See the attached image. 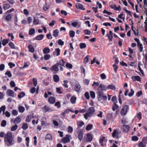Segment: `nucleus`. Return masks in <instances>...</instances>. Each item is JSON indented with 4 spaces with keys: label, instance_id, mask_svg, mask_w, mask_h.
<instances>
[{
    "label": "nucleus",
    "instance_id": "nucleus-1",
    "mask_svg": "<svg viewBox=\"0 0 147 147\" xmlns=\"http://www.w3.org/2000/svg\"><path fill=\"white\" fill-rule=\"evenodd\" d=\"M4 142L5 145L8 146H12L14 144L15 141L11 132H8L5 134L4 138Z\"/></svg>",
    "mask_w": 147,
    "mask_h": 147
},
{
    "label": "nucleus",
    "instance_id": "nucleus-2",
    "mask_svg": "<svg viewBox=\"0 0 147 147\" xmlns=\"http://www.w3.org/2000/svg\"><path fill=\"white\" fill-rule=\"evenodd\" d=\"M95 111V109L93 107H90L87 111L86 113L84 115L85 119L87 120L88 118L91 117L92 115Z\"/></svg>",
    "mask_w": 147,
    "mask_h": 147
},
{
    "label": "nucleus",
    "instance_id": "nucleus-3",
    "mask_svg": "<svg viewBox=\"0 0 147 147\" xmlns=\"http://www.w3.org/2000/svg\"><path fill=\"white\" fill-rule=\"evenodd\" d=\"M129 108V106L126 105L123 107L121 111V114L122 116H124L126 114L127 109Z\"/></svg>",
    "mask_w": 147,
    "mask_h": 147
},
{
    "label": "nucleus",
    "instance_id": "nucleus-4",
    "mask_svg": "<svg viewBox=\"0 0 147 147\" xmlns=\"http://www.w3.org/2000/svg\"><path fill=\"white\" fill-rule=\"evenodd\" d=\"M75 84V85L74 87V90L78 93H79L80 91L81 86L77 81Z\"/></svg>",
    "mask_w": 147,
    "mask_h": 147
},
{
    "label": "nucleus",
    "instance_id": "nucleus-5",
    "mask_svg": "<svg viewBox=\"0 0 147 147\" xmlns=\"http://www.w3.org/2000/svg\"><path fill=\"white\" fill-rule=\"evenodd\" d=\"M97 98L99 101L101 100L102 99V97L103 95L102 91L99 90L97 92Z\"/></svg>",
    "mask_w": 147,
    "mask_h": 147
},
{
    "label": "nucleus",
    "instance_id": "nucleus-6",
    "mask_svg": "<svg viewBox=\"0 0 147 147\" xmlns=\"http://www.w3.org/2000/svg\"><path fill=\"white\" fill-rule=\"evenodd\" d=\"M71 136L69 134L67 135L66 136L63 138L62 139V141L64 143H66L69 142L70 138Z\"/></svg>",
    "mask_w": 147,
    "mask_h": 147
},
{
    "label": "nucleus",
    "instance_id": "nucleus-7",
    "mask_svg": "<svg viewBox=\"0 0 147 147\" xmlns=\"http://www.w3.org/2000/svg\"><path fill=\"white\" fill-rule=\"evenodd\" d=\"M58 67V64L56 63L51 68V71H55V72H53L54 74L56 73L59 70Z\"/></svg>",
    "mask_w": 147,
    "mask_h": 147
},
{
    "label": "nucleus",
    "instance_id": "nucleus-8",
    "mask_svg": "<svg viewBox=\"0 0 147 147\" xmlns=\"http://www.w3.org/2000/svg\"><path fill=\"white\" fill-rule=\"evenodd\" d=\"M42 110L44 113H46L47 112H50L52 111L50 107L47 105H45L42 108Z\"/></svg>",
    "mask_w": 147,
    "mask_h": 147
},
{
    "label": "nucleus",
    "instance_id": "nucleus-9",
    "mask_svg": "<svg viewBox=\"0 0 147 147\" xmlns=\"http://www.w3.org/2000/svg\"><path fill=\"white\" fill-rule=\"evenodd\" d=\"M11 122H13L15 124H18L21 121V118L20 116H17L13 120L11 119Z\"/></svg>",
    "mask_w": 147,
    "mask_h": 147
},
{
    "label": "nucleus",
    "instance_id": "nucleus-10",
    "mask_svg": "<svg viewBox=\"0 0 147 147\" xmlns=\"http://www.w3.org/2000/svg\"><path fill=\"white\" fill-rule=\"evenodd\" d=\"M119 129H115L114 130L112 134V135L113 137L116 138H118V134H119Z\"/></svg>",
    "mask_w": 147,
    "mask_h": 147
},
{
    "label": "nucleus",
    "instance_id": "nucleus-11",
    "mask_svg": "<svg viewBox=\"0 0 147 147\" xmlns=\"http://www.w3.org/2000/svg\"><path fill=\"white\" fill-rule=\"evenodd\" d=\"M131 78L134 82L136 81H140L141 80L139 76H132L131 77Z\"/></svg>",
    "mask_w": 147,
    "mask_h": 147
},
{
    "label": "nucleus",
    "instance_id": "nucleus-12",
    "mask_svg": "<svg viewBox=\"0 0 147 147\" xmlns=\"http://www.w3.org/2000/svg\"><path fill=\"white\" fill-rule=\"evenodd\" d=\"M14 92L10 90H8L6 92L7 95L9 96L14 97Z\"/></svg>",
    "mask_w": 147,
    "mask_h": 147
},
{
    "label": "nucleus",
    "instance_id": "nucleus-13",
    "mask_svg": "<svg viewBox=\"0 0 147 147\" xmlns=\"http://www.w3.org/2000/svg\"><path fill=\"white\" fill-rule=\"evenodd\" d=\"M107 89V87L103 84H100L99 86L98 90L102 91L105 90Z\"/></svg>",
    "mask_w": 147,
    "mask_h": 147
},
{
    "label": "nucleus",
    "instance_id": "nucleus-14",
    "mask_svg": "<svg viewBox=\"0 0 147 147\" xmlns=\"http://www.w3.org/2000/svg\"><path fill=\"white\" fill-rule=\"evenodd\" d=\"M60 50L59 48H56L55 49V51L53 52V55H54L58 56L60 54Z\"/></svg>",
    "mask_w": 147,
    "mask_h": 147
},
{
    "label": "nucleus",
    "instance_id": "nucleus-15",
    "mask_svg": "<svg viewBox=\"0 0 147 147\" xmlns=\"http://www.w3.org/2000/svg\"><path fill=\"white\" fill-rule=\"evenodd\" d=\"M71 25L74 27H77V28H79L80 27V24L78 22L75 21L71 23Z\"/></svg>",
    "mask_w": 147,
    "mask_h": 147
},
{
    "label": "nucleus",
    "instance_id": "nucleus-16",
    "mask_svg": "<svg viewBox=\"0 0 147 147\" xmlns=\"http://www.w3.org/2000/svg\"><path fill=\"white\" fill-rule=\"evenodd\" d=\"M48 101L50 103L53 104L55 102V98L53 97H50L48 99Z\"/></svg>",
    "mask_w": 147,
    "mask_h": 147
},
{
    "label": "nucleus",
    "instance_id": "nucleus-17",
    "mask_svg": "<svg viewBox=\"0 0 147 147\" xmlns=\"http://www.w3.org/2000/svg\"><path fill=\"white\" fill-rule=\"evenodd\" d=\"M111 8L115 10H117L119 11H121V9L120 5H119V6L117 7H116V5H111Z\"/></svg>",
    "mask_w": 147,
    "mask_h": 147
},
{
    "label": "nucleus",
    "instance_id": "nucleus-18",
    "mask_svg": "<svg viewBox=\"0 0 147 147\" xmlns=\"http://www.w3.org/2000/svg\"><path fill=\"white\" fill-rule=\"evenodd\" d=\"M123 131L125 132H127L129 130V127L127 125H123L122 127Z\"/></svg>",
    "mask_w": 147,
    "mask_h": 147
},
{
    "label": "nucleus",
    "instance_id": "nucleus-19",
    "mask_svg": "<svg viewBox=\"0 0 147 147\" xmlns=\"http://www.w3.org/2000/svg\"><path fill=\"white\" fill-rule=\"evenodd\" d=\"M39 21L37 18L34 17L33 22V24L34 25H38L39 24Z\"/></svg>",
    "mask_w": 147,
    "mask_h": 147
},
{
    "label": "nucleus",
    "instance_id": "nucleus-20",
    "mask_svg": "<svg viewBox=\"0 0 147 147\" xmlns=\"http://www.w3.org/2000/svg\"><path fill=\"white\" fill-rule=\"evenodd\" d=\"M105 137L104 136H102L100 138L99 142L100 144V146H103V145L102 143L105 141Z\"/></svg>",
    "mask_w": 147,
    "mask_h": 147
},
{
    "label": "nucleus",
    "instance_id": "nucleus-21",
    "mask_svg": "<svg viewBox=\"0 0 147 147\" xmlns=\"http://www.w3.org/2000/svg\"><path fill=\"white\" fill-rule=\"evenodd\" d=\"M34 118V117L32 116L31 115H28L26 118V122H29L30 121L32 118Z\"/></svg>",
    "mask_w": 147,
    "mask_h": 147
},
{
    "label": "nucleus",
    "instance_id": "nucleus-22",
    "mask_svg": "<svg viewBox=\"0 0 147 147\" xmlns=\"http://www.w3.org/2000/svg\"><path fill=\"white\" fill-rule=\"evenodd\" d=\"M65 61L63 59H62L60 60L56 64H58V65L59 66V65H60L61 66H63L64 67H65V66H64V65L65 64Z\"/></svg>",
    "mask_w": 147,
    "mask_h": 147
},
{
    "label": "nucleus",
    "instance_id": "nucleus-23",
    "mask_svg": "<svg viewBox=\"0 0 147 147\" xmlns=\"http://www.w3.org/2000/svg\"><path fill=\"white\" fill-rule=\"evenodd\" d=\"M54 81L56 82H58L59 80V76L57 75H54L53 76Z\"/></svg>",
    "mask_w": 147,
    "mask_h": 147
},
{
    "label": "nucleus",
    "instance_id": "nucleus-24",
    "mask_svg": "<svg viewBox=\"0 0 147 147\" xmlns=\"http://www.w3.org/2000/svg\"><path fill=\"white\" fill-rule=\"evenodd\" d=\"M44 37V35L43 34H40L37 36L35 39L37 40H42Z\"/></svg>",
    "mask_w": 147,
    "mask_h": 147
},
{
    "label": "nucleus",
    "instance_id": "nucleus-25",
    "mask_svg": "<svg viewBox=\"0 0 147 147\" xmlns=\"http://www.w3.org/2000/svg\"><path fill=\"white\" fill-rule=\"evenodd\" d=\"M28 47L30 52L31 53H33L34 52V48L32 45H29L28 46Z\"/></svg>",
    "mask_w": 147,
    "mask_h": 147
},
{
    "label": "nucleus",
    "instance_id": "nucleus-26",
    "mask_svg": "<svg viewBox=\"0 0 147 147\" xmlns=\"http://www.w3.org/2000/svg\"><path fill=\"white\" fill-rule=\"evenodd\" d=\"M76 100V98L75 96H73L70 98V102L72 104H74L75 103Z\"/></svg>",
    "mask_w": 147,
    "mask_h": 147
},
{
    "label": "nucleus",
    "instance_id": "nucleus-27",
    "mask_svg": "<svg viewBox=\"0 0 147 147\" xmlns=\"http://www.w3.org/2000/svg\"><path fill=\"white\" fill-rule=\"evenodd\" d=\"M138 48L139 49L140 52H142L143 51V47L142 43H140L139 44H137Z\"/></svg>",
    "mask_w": 147,
    "mask_h": 147
},
{
    "label": "nucleus",
    "instance_id": "nucleus-28",
    "mask_svg": "<svg viewBox=\"0 0 147 147\" xmlns=\"http://www.w3.org/2000/svg\"><path fill=\"white\" fill-rule=\"evenodd\" d=\"M92 139V137L91 134H87V141L88 142L91 141Z\"/></svg>",
    "mask_w": 147,
    "mask_h": 147
},
{
    "label": "nucleus",
    "instance_id": "nucleus-29",
    "mask_svg": "<svg viewBox=\"0 0 147 147\" xmlns=\"http://www.w3.org/2000/svg\"><path fill=\"white\" fill-rule=\"evenodd\" d=\"M59 33V30L57 29H55L53 32V35L55 37H57L58 36Z\"/></svg>",
    "mask_w": 147,
    "mask_h": 147
},
{
    "label": "nucleus",
    "instance_id": "nucleus-30",
    "mask_svg": "<svg viewBox=\"0 0 147 147\" xmlns=\"http://www.w3.org/2000/svg\"><path fill=\"white\" fill-rule=\"evenodd\" d=\"M3 7L4 9L6 10L10 8V6L8 4H5L3 5Z\"/></svg>",
    "mask_w": 147,
    "mask_h": 147
},
{
    "label": "nucleus",
    "instance_id": "nucleus-31",
    "mask_svg": "<svg viewBox=\"0 0 147 147\" xmlns=\"http://www.w3.org/2000/svg\"><path fill=\"white\" fill-rule=\"evenodd\" d=\"M83 132L82 131H80L79 133L78 138L80 140H81L83 138Z\"/></svg>",
    "mask_w": 147,
    "mask_h": 147
},
{
    "label": "nucleus",
    "instance_id": "nucleus-32",
    "mask_svg": "<svg viewBox=\"0 0 147 147\" xmlns=\"http://www.w3.org/2000/svg\"><path fill=\"white\" fill-rule=\"evenodd\" d=\"M50 50L48 48H45L43 50V52L44 54L48 53L50 52Z\"/></svg>",
    "mask_w": 147,
    "mask_h": 147
},
{
    "label": "nucleus",
    "instance_id": "nucleus-33",
    "mask_svg": "<svg viewBox=\"0 0 147 147\" xmlns=\"http://www.w3.org/2000/svg\"><path fill=\"white\" fill-rule=\"evenodd\" d=\"M25 108L22 106H19L18 107V111L20 113H23L25 111Z\"/></svg>",
    "mask_w": 147,
    "mask_h": 147
},
{
    "label": "nucleus",
    "instance_id": "nucleus-34",
    "mask_svg": "<svg viewBox=\"0 0 147 147\" xmlns=\"http://www.w3.org/2000/svg\"><path fill=\"white\" fill-rule=\"evenodd\" d=\"M114 142V143L113 144V146L111 147H118V146L116 144H117L118 143V142L116 141H114L113 140H111V143H113Z\"/></svg>",
    "mask_w": 147,
    "mask_h": 147
},
{
    "label": "nucleus",
    "instance_id": "nucleus-35",
    "mask_svg": "<svg viewBox=\"0 0 147 147\" xmlns=\"http://www.w3.org/2000/svg\"><path fill=\"white\" fill-rule=\"evenodd\" d=\"M25 95V94L24 92H20L19 94L18 95V98H21L23 97Z\"/></svg>",
    "mask_w": 147,
    "mask_h": 147
},
{
    "label": "nucleus",
    "instance_id": "nucleus-36",
    "mask_svg": "<svg viewBox=\"0 0 147 147\" xmlns=\"http://www.w3.org/2000/svg\"><path fill=\"white\" fill-rule=\"evenodd\" d=\"M118 108V105L116 104V103H114L112 106V110L114 111Z\"/></svg>",
    "mask_w": 147,
    "mask_h": 147
},
{
    "label": "nucleus",
    "instance_id": "nucleus-37",
    "mask_svg": "<svg viewBox=\"0 0 147 147\" xmlns=\"http://www.w3.org/2000/svg\"><path fill=\"white\" fill-rule=\"evenodd\" d=\"M93 127V125L92 124H88L86 127V129L87 131H89L92 129Z\"/></svg>",
    "mask_w": 147,
    "mask_h": 147
},
{
    "label": "nucleus",
    "instance_id": "nucleus-38",
    "mask_svg": "<svg viewBox=\"0 0 147 147\" xmlns=\"http://www.w3.org/2000/svg\"><path fill=\"white\" fill-rule=\"evenodd\" d=\"M28 125L26 123H24L23 124V125L22 126V128L24 130H26L27 129H28Z\"/></svg>",
    "mask_w": 147,
    "mask_h": 147
},
{
    "label": "nucleus",
    "instance_id": "nucleus-39",
    "mask_svg": "<svg viewBox=\"0 0 147 147\" xmlns=\"http://www.w3.org/2000/svg\"><path fill=\"white\" fill-rule=\"evenodd\" d=\"M75 34V32L73 30H70L69 32V36L73 38L74 37Z\"/></svg>",
    "mask_w": 147,
    "mask_h": 147
},
{
    "label": "nucleus",
    "instance_id": "nucleus-40",
    "mask_svg": "<svg viewBox=\"0 0 147 147\" xmlns=\"http://www.w3.org/2000/svg\"><path fill=\"white\" fill-rule=\"evenodd\" d=\"M12 18V16L11 14L6 15L5 16L6 20L7 21L10 20Z\"/></svg>",
    "mask_w": 147,
    "mask_h": 147
},
{
    "label": "nucleus",
    "instance_id": "nucleus-41",
    "mask_svg": "<svg viewBox=\"0 0 147 147\" xmlns=\"http://www.w3.org/2000/svg\"><path fill=\"white\" fill-rule=\"evenodd\" d=\"M146 144H145L143 143L142 142H140L138 145V147H146Z\"/></svg>",
    "mask_w": 147,
    "mask_h": 147
},
{
    "label": "nucleus",
    "instance_id": "nucleus-42",
    "mask_svg": "<svg viewBox=\"0 0 147 147\" xmlns=\"http://www.w3.org/2000/svg\"><path fill=\"white\" fill-rule=\"evenodd\" d=\"M35 32V30L34 28H31L30 29L29 32V35H32Z\"/></svg>",
    "mask_w": 147,
    "mask_h": 147
},
{
    "label": "nucleus",
    "instance_id": "nucleus-43",
    "mask_svg": "<svg viewBox=\"0 0 147 147\" xmlns=\"http://www.w3.org/2000/svg\"><path fill=\"white\" fill-rule=\"evenodd\" d=\"M76 8L77 9H82L83 7V5L80 3H78L76 5Z\"/></svg>",
    "mask_w": 147,
    "mask_h": 147
},
{
    "label": "nucleus",
    "instance_id": "nucleus-44",
    "mask_svg": "<svg viewBox=\"0 0 147 147\" xmlns=\"http://www.w3.org/2000/svg\"><path fill=\"white\" fill-rule=\"evenodd\" d=\"M11 114L14 116H16L18 114V111L16 109L13 110L11 111Z\"/></svg>",
    "mask_w": 147,
    "mask_h": 147
},
{
    "label": "nucleus",
    "instance_id": "nucleus-45",
    "mask_svg": "<svg viewBox=\"0 0 147 147\" xmlns=\"http://www.w3.org/2000/svg\"><path fill=\"white\" fill-rule=\"evenodd\" d=\"M49 7V6L48 4L46 3L43 6V9L45 11H46L47 10Z\"/></svg>",
    "mask_w": 147,
    "mask_h": 147
},
{
    "label": "nucleus",
    "instance_id": "nucleus-46",
    "mask_svg": "<svg viewBox=\"0 0 147 147\" xmlns=\"http://www.w3.org/2000/svg\"><path fill=\"white\" fill-rule=\"evenodd\" d=\"M6 107L5 105L2 106L1 108H0V113L1 112V111H3V113H4V111L5 110Z\"/></svg>",
    "mask_w": 147,
    "mask_h": 147
},
{
    "label": "nucleus",
    "instance_id": "nucleus-47",
    "mask_svg": "<svg viewBox=\"0 0 147 147\" xmlns=\"http://www.w3.org/2000/svg\"><path fill=\"white\" fill-rule=\"evenodd\" d=\"M8 42V40L6 39H4L2 41V44L4 46H5Z\"/></svg>",
    "mask_w": 147,
    "mask_h": 147
},
{
    "label": "nucleus",
    "instance_id": "nucleus-48",
    "mask_svg": "<svg viewBox=\"0 0 147 147\" xmlns=\"http://www.w3.org/2000/svg\"><path fill=\"white\" fill-rule=\"evenodd\" d=\"M80 47L81 49H84L86 47V45L85 43H81L80 45Z\"/></svg>",
    "mask_w": 147,
    "mask_h": 147
},
{
    "label": "nucleus",
    "instance_id": "nucleus-49",
    "mask_svg": "<svg viewBox=\"0 0 147 147\" xmlns=\"http://www.w3.org/2000/svg\"><path fill=\"white\" fill-rule=\"evenodd\" d=\"M9 45L12 49H15V45L12 42H10L9 43ZM16 49L15 48V49Z\"/></svg>",
    "mask_w": 147,
    "mask_h": 147
},
{
    "label": "nucleus",
    "instance_id": "nucleus-50",
    "mask_svg": "<svg viewBox=\"0 0 147 147\" xmlns=\"http://www.w3.org/2000/svg\"><path fill=\"white\" fill-rule=\"evenodd\" d=\"M51 57V55L49 54H46L44 56V58L46 60L49 59Z\"/></svg>",
    "mask_w": 147,
    "mask_h": 147
},
{
    "label": "nucleus",
    "instance_id": "nucleus-51",
    "mask_svg": "<svg viewBox=\"0 0 147 147\" xmlns=\"http://www.w3.org/2000/svg\"><path fill=\"white\" fill-rule=\"evenodd\" d=\"M18 127V125L16 124L14 125L13 126L11 129V130L12 131H13L16 130Z\"/></svg>",
    "mask_w": 147,
    "mask_h": 147
},
{
    "label": "nucleus",
    "instance_id": "nucleus-52",
    "mask_svg": "<svg viewBox=\"0 0 147 147\" xmlns=\"http://www.w3.org/2000/svg\"><path fill=\"white\" fill-rule=\"evenodd\" d=\"M5 74L6 75H7L8 76L9 78H11L12 76V75L10 71H7L5 73Z\"/></svg>",
    "mask_w": 147,
    "mask_h": 147
},
{
    "label": "nucleus",
    "instance_id": "nucleus-53",
    "mask_svg": "<svg viewBox=\"0 0 147 147\" xmlns=\"http://www.w3.org/2000/svg\"><path fill=\"white\" fill-rule=\"evenodd\" d=\"M52 138V136L50 134H47L45 137V139L46 140H51Z\"/></svg>",
    "mask_w": 147,
    "mask_h": 147
},
{
    "label": "nucleus",
    "instance_id": "nucleus-54",
    "mask_svg": "<svg viewBox=\"0 0 147 147\" xmlns=\"http://www.w3.org/2000/svg\"><path fill=\"white\" fill-rule=\"evenodd\" d=\"M6 121L5 120H3L1 123V126L3 127H4L6 125Z\"/></svg>",
    "mask_w": 147,
    "mask_h": 147
},
{
    "label": "nucleus",
    "instance_id": "nucleus-55",
    "mask_svg": "<svg viewBox=\"0 0 147 147\" xmlns=\"http://www.w3.org/2000/svg\"><path fill=\"white\" fill-rule=\"evenodd\" d=\"M90 94L91 97L93 99H94L95 97V93L94 92L92 91H91L90 92Z\"/></svg>",
    "mask_w": 147,
    "mask_h": 147
},
{
    "label": "nucleus",
    "instance_id": "nucleus-56",
    "mask_svg": "<svg viewBox=\"0 0 147 147\" xmlns=\"http://www.w3.org/2000/svg\"><path fill=\"white\" fill-rule=\"evenodd\" d=\"M112 101L114 103H117V102L116 96H113L112 98Z\"/></svg>",
    "mask_w": 147,
    "mask_h": 147
},
{
    "label": "nucleus",
    "instance_id": "nucleus-57",
    "mask_svg": "<svg viewBox=\"0 0 147 147\" xmlns=\"http://www.w3.org/2000/svg\"><path fill=\"white\" fill-rule=\"evenodd\" d=\"M73 131V128L70 126L68 127V132L69 133H71Z\"/></svg>",
    "mask_w": 147,
    "mask_h": 147
},
{
    "label": "nucleus",
    "instance_id": "nucleus-58",
    "mask_svg": "<svg viewBox=\"0 0 147 147\" xmlns=\"http://www.w3.org/2000/svg\"><path fill=\"white\" fill-rule=\"evenodd\" d=\"M65 66L67 68H68L70 69L72 68V65L69 63H67L65 65Z\"/></svg>",
    "mask_w": 147,
    "mask_h": 147
},
{
    "label": "nucleus",
    "instance_id": "nucleus-59",
    "mask_svg": "<svg viewBox=\"0 0 147 147\" xmlns=\"http://www.w3.org/2000/svg\"><path fill=\"white\" fill-rule=\"evenodd\" d=\"M89 56L87 55L84 59V62L85 63H87L88 62Z\"/></svg>",
    "mask_w": 147,
    "mask_h": 147
},
{
    "label": "nucleus",
    "instance_id": "nucleus-60",
    "mask_svg": "<svg viewBox=\"0 0 147 147\" xmlns=\"http://www.w3.org/2000/svg\"><path fill=\"white\" fill-rule=\"evenodd\" d=\"M84 32L86 34L90 35L91 33V32L88 30H84Z\"/></svg>",
    "mask_w": 147,
    "mask_h": 147
},
{
    "label": "nucleus",
    "instance_id": "nucleus-61",
    "mask_svg": "<svg viewBox=\"0 0 147 147\" xmlns=\"http://www.w3.org/2000/svg\"><path fill=\"white\" fill-rule=\"evenodd\" d=\"M142 141L143 142V143L145 144H147V136L144 137L142 139Z\"/></svg>",
    "mask_w": 147,
    "mask_h": 147
},
{
    "label": "nucleus",
    "instance_id": "nucleus-62",
    "mask_svg": "<svg viewBox=\"0 0 147 147\" xmlns=\"http://www.w3.org/2000/svg\"><path fill=\"white\" fill-rule=\"evenodd\" d=\"M33 84L35 86H36L37 84V79L36 78H34L33 79Z\"/></svg>",
    "mask_w": 147,
    "mask_h": 147
},
{
    "label": "nucleus",
    "instance_id": "nucleus-63",
    "mask_svg": "<svg viewBox=\"0 0 147 147\" xmlns=\"http://www.w3.org/2000/svg\"><path fill=\"white\" fill-rule=\"evenodd\" d=\"M58 44L62 46L64 45V42L61 39H59L58 41Z\"/></svg>",
    "mask_w": 147,
    "mask_h": 147
},
{
    "label": "nucleus",
    "instance_id": "nucleus-64",
    "mask_svg": "<svg viewBox=\"0 0 147 147\" xmlns=\"http://www.w3.org/2000/svg\"><path fill=\"white\" fill-rule=\"evenodd\" d=\"M130 92L128 94V96L129 97H131L134 94V92L132 89H131L130 90Z\"/></svg>",
    "mask_w": 147,
    "mask_h": 147
}]
</instances>
